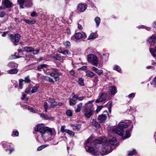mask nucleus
<instances>
[{"mask_svg":"<svg viewBox=\"0 0 156 156\" xmlns=\"http://www.w3.org/2000/svg\"><path fill=\"white\" fill-rule=\"evenodd\" d=\"M77 9L80 12H83L86 9V6L83 4H79L78 5Z\"/></svg>","mask_w":156,"mask_h":156,"instance_id":"nucleus-14","label":"nucleus"},{"mask_svg":"<svg viewBox=\"0 0 156 156\" xmlns=\"http://www.w3.org/2000/svg\"><path fill=\"white\" fill-rule=\"evenodd\" d=\"M48 128V127H44L43 124H40L36 126L35 130L36 131H39L40 133H44Z\"/></svg>","mask_w":156,"mask_h":156,"instance_id":"nucleus-10","label":"nucleus"},{"mask_svg":"<svg viewBox=\"0 0 156 156\" xmlns=\"http://www.w3.org/2000/svg\"><path fill=\"white\" fill-rule=\"evenodd\" d=\"M155 40H156V36H153L149 39V41L151 43V46L154 45V42Z\"/></svg>","mask_w":156,"mask_h":156,"instance_id":"nucleus-24","label":"nucleus"},{"mask_svg":"<svg viewBox=\"0 0 156 156\" xmlns=\"http://www.w3.org/2000/svg\"><path fill=\"white\" fill-rule=\"evenodd\" d=\"M138 28H145V29H146L147 30H149L150 29V27H145L142 25L141 26H139L138 27Z\"/></svg>","mask_w":156,"mask_h":156,"instance_id":"nucleus-57","label":"nucleus"},{"mask_svg":"<svg viewBox=\"0 0 156 156\" xmlns=\"http://www.w3.org/2000/svg\"><path fill=\"white\" fill-rule=\"evenodd\" d=\"M78 82L79 84L81 85V86H84V83H83V80L82 78H80L78 81Z\"/></svg>","mask_w":156,"mask_h":156,"instance_id":"nucleus-42","label":"nucleus"},{"mask_svg":"<svg viewBox=\"0 0 156 156\" xmlns=\"http://www.w3.org/2000/svg\"><path fill=\"white\" fill-rule=\"evenodd\" d=\"M70 126L74 131L78 130L80 128V126L79 124H71Z\"/></svg>","mask_w":156,"mask_h":156,"instance_id":"nucleus-18","label":"nucleus"},{"mask_svg":"<svg viewBox=\"0 0 156 156\" xmlns=\"http://www.w3.org/2000/svg\"><path fill=\"white\" fill-rule=\"evenodd\" d=\"M66 133L70 136H74V133L73 132L68 129H66Z\"/></svg>","mask_w":156,"mask_h":156,"instance_id":"nucleus-34","label":"nucleus"},{"mask_svg":"<svg viewBox=\"0 0 156 156\" xmlns=\"http://www.w3.org/2000/svg\"><path fill=\"white\" fill-rule=\"evenodd\" d=\"M104 106H98L96 110V112L97 113L99 112L102 109Z\"/></svg>","mask_w":156,"mask_h":156,"instance_id":"nucleus-44","label":"nucleus"},{"mask_svg":"<svg viewBox=\"0 0 156 156\" xmlns=\"http://www.w3.org/2000/svg\"><path fill=\"white\" fill-rule=\"evenodd\" d=\"M107 106H108V108H111L112 107V103L111 102H108V103L107 104Z\"/></svg>","mask_w":156,"mask_h":156,"instance_id":"nucleus-62","label":"nucleus"},{"mask_svg":"<svg viewBox=\"0 0 156 156\" xmlns=\"http://www.w3.org/2000/svg\"><path fill=\"white\" fill-rule=\"evenodd\" d=\"M33 50V48L31 47H25L23 48V51L26 52H30L32 51Z\"/></svg>","mask_w":156,"mask_h":156,"instance_id":"nucleus-31","label":"nucleus"},{"mask_svg":"<svg viewBox=\"0 0 156 156\" xmlns=\"http://www.w3.org/2000/svg\"><path fill=\"white\" fill-rule=\"evenodd\" d=\"M66 126L65 125H63L61 127V132L62 133H63L65 132H66V129H65V128H66Z\"/></svg>","mask_w":156,"mask_h":156,"instance_id":"nucleus-47","label":"nucleus"},{"mask_svg":"<svg viewBox=\"0 0 156 156\" xmlns=\"http://www.w3.org/2000/svg\"><path fill=\"white\" fill-rule=\"evenodd\" d=\"M23 20L25 23L29 24H33L35 23V21L34 20H27L26 19H23Z\"/></svg>","mask_w":156,"mask_h":156,"instance_id":"nucleus-29","label":"nucleus"},{"mask_svg":"<svg viewBox=\"0 0 156 156\" xmlns=\"http://www.w3.org/2000/svg\"><path fill=\"white\" fill-rule=\"evenodd\" d=\"M87 69V67L86 66H83L80 68V70H86Z\"/></svg>","mask_w":156,"mask_h":156,"instance_id":"nucleus-60","label":"nucleus"},{"mask_svg":"<svg viewBox=\"0 0 156 156\" xmlns=\"http://www.w3.org/2000/svg\"><path fill=\"white\" fill-rule=\"evenodd\" d=\"M130 136V133L128 130H126V134L125 136L123 137V139H126L129 138Z\"/></svg>","mask_w":156,"mask_h":156,"instance_id":"nucleus-36","label":"nucleus"},{"mask_svg":"<svg viewBox=\"0 0 156 156\" xmlns=\"http://www.w3.org/2000/svg\"><path fill=\"white\" fill-rule=\"evenodd\" d=\"M66 114L69 117H71L73 115V113L72 111L69 109L67 110L66 112Z\"/></svg>","mask_w":156,"mask_h":156,"instance_id":"nucleus-38","label":"nucleus"},{"mask_svg":"<svg viewBox=\"0 0 156 156\" xmlns=\"http://www.w3.org/2000/svg\"><path fill=\"white\" fill-rule=\"evenodd\" d=\"M87 61L92 65L97 66L98 64V60L97 56L93 54H90L87 56Z\"/></svg>","mask_w":156,"mask_h":156,"instance_id":"nucleus-5","label":"nucleus"},{"mask_svg":"<svg viewBox=\"0 0 156 156\" xmlns=\"http://www.w3.org/2000/svg\"><path fill=\"white\" fill-rule=\"evenodd\" d=\"M65 46L66 47H69L71 45L70 42L69 41H66L64 44Z\"/></svg>","mask_w":156,"mask_h":156,"instance_id":"nucleus-49","label":"nucleus"},{"mask_svg":"<svg viewBox=\"0 0 156 156\" xmlns=\"http://www.w3.org/2000/svg\"><path fill=\"white\" fill-rule=\"evenodd\" d=\"M44 108H48V104L47 102H45L44 104Z\"/></svg>","mask_w":156,"mask_h":156,"instance_id":"nucleus-58","label":"nucleus"},{"mask_svg":"<svg viewBox=\"0 0 156 156\" xmlns=\"http://www.w3.org/2000/svg\"><path fill=\"white\" fill-rule=\"evenodd\" d=\"M55 58L57 60L59 61H60L62 60V58L59 55L57 54H55L54 56Z\"/></svg>","mask_w":156,"mask_h":156,"instance_id":"nucleus-41","label":"nucleus"},{"mask_svg":"<svg viewBox=\"0 0 156 156\" xmlns=\"http://www.w3.org/2000/svg\"><path fill=\"white\" fill-rule=\"evenodd\" d=\"M32 51H33V54L34 55H36L38 52L39 50L38 49H37L34 50L33 49Z\"/></svg>","mask_w":156,"mask_h":156,"instance_id":"nucleus-61","label":"nucleus"},{"mask_svg":"<svg viewBox=\"0 0 156 156\" xmlns=\"http://www.w3.org/2000/svg\"><path fill=\"white\" fill-rule=\"evenodd\" d=\"M96 143H100V141L98 140L95 141L93 140L91 137H89L85 143V148L86 151L91 153L93 155L98 156L101 154V151L105 154H107L111 152L112 149L111 145H115L117 144V140L115 137L110 138L109 141L103 143L102 144V147L100 149L99 147L100 145L99 144L95 146Z\"/></svg>","mask_w":156,"mask_h":156,"instance_id":"nucleus-1","label":"nucleus"},{"mask_svg":"<svg viewBox=\"0 0 156 156\" xmlns=\"http://www.w3.org/2000/svg\"><path fill=\"white\" fill-rule=\"evenodd\" d=\"M135 96V94L134 93H132L129 95L127 97L129 98H133Z\"/></svg>","mask_w":156,"mask_h":156,"instance_id":"nucleus-54","label":"nucleus"},{"mask_svg":"<svg viewBox=\"0 0 156 156\" xmlns=\"http://www.w3.org/2000/svg\"><path fill=\"white\" fill-rule=\"evenodd\" d=\"M106 116L103 114L99 115L98 117V119L100 122H104L107 119Z\"/></svg>","mask_w":156,"mask_h":156,"instance_id":"nucleus-15","label":"nucleus"},{"mask_svg":"<svg viewBox=\"0 0 156 156\" xmlns=\"http://www.w3.org/2000/svg\"><path fill=\"white\" fill-rule=\"evenodd\" d=\"M133 124L131 121H128L126 122H123L119 123L118 128H115L112 129V132L122 136H123L124 129L126 127L132 128Z\"/></svg>","mask_w":156,"mask_h":156,"instance_id":"nucleus-2","label":"nucleus"},{"mask_svg":"<svg viewBox=\"0 0 156 156\" xmlns=\"http://www.w3.org/2000/svg\"><path fill=\"white\" fill-rule=\"evenodd\" d=\"M84 97H79V96L77 95H75V98L76 100H78L79 101H82L84 98Z\"/></svg>","mask_w":156,"mask_h":156,"instance_id":"nucleus-37","label":"nucleus"},{"mask_svg":"<svg viewBox=\"0 0 156 156\" xmlns=\"http://www.w3.org/2000/svg\"><path fill=\"white\" fill-rule=\"evenodd\" d=\"M2 146L3 147H6L10 146V144L7 143L5 141H2L1 142Z\"/></svg>","mask_w":156,"mask_h":156,"instance_id":"nucleus-33","label":"nucleus"},{"mask_svg":"<svg viewBox=\"0 0 156 156\" xmlns=\"http://www.w3.org/2000/svg\"><path fill=\"white\" fill-rule=\"evenodd\" d=\"M113 69L115 70L119 73H121V70L120 67L117 65H115L114 66Z\"/></svg>","mask_w":156,"mask_h":156,"instance_id":"nucleus-39","label":"nucleus"},{"mask_svg":"<svg viewBox=\"0 0 156 156\" xmlns=\"http://www.w3.org/2000/svg\"><path fill=\"white\" fill-rule=\"evenodd\" d=\"M39 87L34 86L33 87L32 90H31V92L32 93H34L36 92L38 90Z\"/></svg>","mask_w":156,"mask_h":156,"instance_id":"nucleus-40","label":"nucleus"},{"mask_svg":"<svg viewBox=\"0 0 156 156\" xmlns=\"http://www.w3.org/2000/svg\"><path fill=\"white\" fill-rule=\"evenodd\" d=\"M57 106V104H51L50 105V107H51V108H54L55 107Z\"/></svg>","mask_w":156,"mask_h":156,"instance_id":"nucleus-63","label":"nucleus"},{"mask_svg":"<svg viewBox=\"0 0 156 156\" xmlns=\"http://www.w3.org/2000/svg\"><path fill=\"white\" fill-rule=\"evenodd\" d=\"M85 72L86 75L88 77L92 78L95 76L94 73L89 70H87Z\"/></svg>","mask_w":156,"mask_h":156,"instance_id":"nucleus-21","label":"nucleus"},{"mask_svg":"<svg viewBox=\"0 0 156 156\" xmlns=\"http://www.w3.org/2000/svg\"><path fill=\"white\" fill-rule=\"evenodd\" d=\"M58 142H55V141H54V140H52L51 141V144L52 145H57L58 144Z\"/></svg>","mask_w":156,"mask_h":156,"instance_id":"nucleus-56","label":"nucleus"},{"mask_svg":"<svg viewBox=\"0 0 156 156\" xmlns=\"http://www.w3.org/2000/svg\"><path fill=\"white\" fill-rule=\"evenodd\" d=\"M32 0H18L20 8H24V5L27 7H30L32 5Z\"/></svg>","mask_w":156,"mask_h":156,"instance_id":"nucleus-7","label":"nucleus"},{"mask_svg":"<svg viewBox=\"0 0 156 156\" xmlns=\"http://www.w3.org/2000/svg\"><path fill=\"white\" fill-rule=\"evenodd\" d=\"M4 7L0 6V18L1 19V22H4L7 20L9 18V14L7 12L4 10Z\"/></svg>","mask_w":156,"mask_h":156,"instance_id":"nucleus-6","label":"nucleus"},{"mask_svg":"<svg viewBox=\"0 0 156 156\" xmlns=\"http://www.w3.org/2000/svg\"><path fill=\"white\" fill-rule=\"evenodd\" d=\"M69 52V51L67 50H64V49H63V50L62 51V52L61 53L65 55H66L67 54H68Z\"/></svg>","mask_w":156,"mask_h":156,"instance_id":"nucleus-51","label":"nucleus"},{"mask_svg":"<svg viewBox=\"0 0 156 156\" xmlns=\"http://www.w3.org/2000/svg\"><path fill=\"white\" fill-rule=\"evenodd\" d=\"M30 81V79L29 76H28L26 77L25 78L24 80H23V81H24L26 83H29Z\"/></svg>","mask_w":156,"mask_h":156,"instance_id":"nucleus-45","label":"nucleus"},{"mask_svg":"<svg viewBox=\"0 0 156 156\" xmlns=\"http://www.w3.org/2000/svg\"><path fill=\"white\" fill-rule=\"evenodd\" d=\"M91 124L97 128H99L100 127V125L95 120L93 119Z\"/></svg>","mask_w":156,"mask_h":156,"instance_id":"nucleus-23","label":"nucleus"},{"mask_svg":"<svg viewBox=\"0 0 156 156\" xmlns=\"http://www.w3.org/2000/svg\"><path fill=\"white\" fill-rule=\"evenodd\" d=\"M110 91L112 94L114 95L117 92L116 88L113 86H112L110 88Z\"/></svg>","mask_w":156,"mask_h":156,"instance_id":"nucleus-22","label":"nucleus"},{"mask_svg":"<svg viewBox=\"0 0 156 156\" xmlns=\"http://www.w3.org/2000/svg\"><path fill=\"white\" fill-rule=\"evenodd\" d=\"M41 117L44 119L48 120L50 119L51 120L53 119V117H49L47 115H44L43 113H41L40 114Z\"/></svg>","mask_w":156,"mask_h":156,"instance_id":"nucleus-20","label":"nucleus"},{"mask_svg":"<svg viewBox=\"0 0 156 156\" xmlns=\"http://www.w3.org/2000/svg\"><path fill=\"white\" fill-rule=\"evenodd\" d=\"M30 15L32 17H35L37 16V14H36V12L35 11H34L32 13H31Z\"/></svg>","mask_w":156,"mask_h":156,"instance_id":"nucleus-55","label":"nucleus"},{"mask_svg":"<svg viewBox=\"0 0 156 156\" xmlns=\"http://www.w3.org/2000/svg\"><path fill=\"white\" fill-rule=\"evenodd\" d=\"M28 110L30 112H31L33 113H36L35 111L34 110V108L32 107H29L28 108Z\"/></svg>","mask_w":156,"mask_h":156,"instance_id":"nucleus-53","label":"nucleus"},{"mask_svg":"<svg viewBox=\"0 0 156 156\" xmlns=\"http://www.w3.org/2000/svg\"><path fill=\"white\" fill-rule=\"evenodd\" d=\"M94 101V100L89 101L84 105L83 112L87 118H89L93 114L94 110L93 103Z\"/></svg>","mask_w":156,"mask_h":156,"instance_id":"nucleus-3","label":"nucleus"},{"mask_svg":"<svg viewBox=\"0 0 156 156\" xmlns=\"http://www.w3.org/2000/svg\"><path fill=\"white\" fill-rule=\"evenodd\" d=\"M7 66L10 68H17L18 65L14 62H10L8 63Z\"/></svg>","mask_w":156,"mask_h":156,"instance_id":"nucleus-19","label":"nucleus"},{"mask_svg":"<svg viewBox=\"0 0 156 156\" xmlns=\"http://www.w3.org/2000/svg\"><path fill=\"white\" fill-rule=\"evenodd\" d=\"M43 78L44 79L47 81H48L50 82H51L53 83L54 82L53 79L52 78L48 76H45L43 77Z\"/></svg>","mask_w":156,"mask_h":156,"instance_id":"nucleus-30","label":"nucleus"},{"mask_svg":"<svg viewBox=\"0 0 156 156\" xmlns=\"http://www.w3.org/2000/svg\"><path fill=\"white\" fill-rule=\"evenodd\" d=\"M48 101L51 103L53 104L55 102V101L54 99L49 98Z\"/></svg>","mask_w":156,"mask_h":156,"instance_id":"nucleus-50","label":"nucleus"},{"mask_svg":"<svg viewBox=\"0 0 156 156\" xmlns=\"http://www.w3.org/2000/svg\"><path fill=\"white\" fill-rule=\"evenodd\" d=\"M5 151L7 152H8V153L9 154H11L12 152L13 151L14 149L13 148H10V149H5Z\"/></svg>","mask_w":156,"mask_h":156,"instance_id":"nucleus-52","label":"nucleus"},{"mask_svg":"<svg viewBox=\"0 0 156 156\" xmlns=\"http://www.w3.org/2000/svg\"><path fill=\"white\" fill-rule=\"evenodd\" d=\"M44 134L45 135L44 141H45L48 140H51L53 139L56 133L54 128L49 127Z\"/></svg>","mask_w":156,"mask_h":156,"instance_id":"nucleus-4","label":"nucleus"},{"mask_svg":"<svg viewBox=\"0 0 156 156\" xmlns=\"http://www.w3.org/2000/svg\"><path fill=\"white\" fill-rule=\"evenodd\" d=\"M107 94L104 93L102 92L99 94L98 98L96 100L95 102L98 103L105 101L107 98Z\"/></svg>","mask_w":156,"mask_h":156,"instance_id":"nucleus-11","label":"nucleus"},{"mask_svg":"<svg viewBox=\"0 0 156 156\" xmlns=\"http://www.w3.org/2000/svg\"><path fill=\"white\" fill-rule=\"evenodd\" d=\"M76 99L75 98V94H74L72 96V98L69 99V105L71 106L74 105L76 103Z\"/></svg>","mask_w":156,"mask_h":156,"instance_id":"nucleus-17","label":"nucleus"},{"mask_svg":"<svg viewBox=\"0 0 156 156\" xmlns=\"http://www.w3.org/2000/svg\"><path fill=\"white\" fill-rule=\"evenodd\" d=\"M18 72V69H17L15 68L8 70L7 72L8 73L11 74H14Z\"/></svg>","mask_w":156,"mask_h":156,"instance_id":"nucleus-25","label":"nucleus"},{"mask_svg":"<svg viewBox=\"0 0 156 156\" xmlns=\"http://www.w3.org/2000/svg\"><path fill=\"white\" fill-rule=\"evenodd\" d=\"M94 21L95 22L96 26L98 27L101 22L100 18L99 17H96L94 19Z\"/></svg>","mask_w":156,"mask_h":156,"instance_id":"nucleus-27","label":"nucleus"},{"mask_svg":"<svg viewBox=\"0 0 156 156\" xmlns=\"http://www.w3.org/2000/svg\"><path fill=\"white\" fill-rule=\"evenodd\" d=\"M23 81V80L20 79L19 82V87L20 89H22L23 88L22 82Z\"/></svg>","mask_w":156,"mask_h":156,"instance_id":"nucleus-43","label":"nucleus"},{"mask_svg":"<svg viewBox=\"0 0 156 156\" xmlns=\"http://www.w3.org/2000/svg\"><path fill=\"white\" fill-rule=\"evenodd\" d=\"M20 35L18 34H15L14 35L11 34H9L8 35L9 39L15 45H17L16 43L19 42L20 39Z\"/></svg>","mask_w":156,"mask_h":156,"instance_id":"nucleus-8","label":"nucleus"},{"mask_svg":"<svg viewBox=\"0 0 156 156\" xmlns=\"http://www.w3.org/2000/svg\"><path fill=\"white\" fill-rule=\"evenodd\" d=\"M153 82L154 84L156 85V77L154 78L153 80Z\"/></svg>","mask_w":156,"mask_h":156,"instance_id":"nucleus-64","label":"nucleus"},{"mask_svg":"<svg viewBox=\"0 0 156 156\" xmlns=\"http://www.w3.org/2000/svg\"><path fill=\"white\" fill-rule=\"evenodd\" d=\"M2 3L3 6L6 8H11L13 5L11 0H2Z\"/></svg>","mask_w":156,"mask_h":156,"instance_id":"nucleus-12","label":"nucleus"},{"mask_svg":"<svg viewBox=\"0 0 156 156\" xmlns=\"http://www.w3.org/2000/svg\"><path fill=\"white\" fill-rule=\"evenodd\" d=\"M97 37V36L94 33H92L89 36L88 40H90L91 39H95Z\"/></svg>","mask_w":156,"mask_h":156,"instance_id":"nucleus-28","label":"nucleus"},{"mask_svg":"<svg viewBox=\"0 0 156 156\" xmlns=\"http://www.w3.org/2000/svg\"><path fill=\"white\" fill-rule=\"evenodd\" d=\"M52 70H53L54 71V73L55 75H57L58 76H60L62 75V73L59 72L58 71V70L56 69V68H55V69H52Z\"/></svg>","mask_w":156,"mask_h":156,"instance_id":"nucleus-32","label":"nucleus"},{"mask_svg":"<svg viewBox=\"0 0 156 156\" xmlns=\"http://www.w3.org/2000/svg\"><path fill=\"white\" fill-rule=\"evenodd\" d=\"M48 146V144L43 145L39 147L37 149V151H40L42 149L46 148Z\"/></svg>","mask_w":156,"mask_h":156,"instance_id":"nucleus-35","label":"nucleus"},{"mask_svg":"<svg viewBox=\"0 0 156 156\" xmlns=\"http://www.w3.org/2000/svg\"><path fill=\"white\" fill-rule=\"evenodd\" d=\"M150 51L153 56L154 57H156V54L154 53L155 52L156 53V45L154 50L152 48H150Z\"/></svg>","mask_w":156,"mask_h":156,"instance_id":"nucleus-26","label":"nucleus"},{"mask_svg":"<svg viewBox=\"0 0 156 156\" xmlns=\"http://www.w3.org/2000/svg\"><path fill=\"white\" fill-rule=\"evenodd\" d=\"M86 37V35L85 33L80 32L75 33L74 35L72 37L71 39L73 40H74L75 39L78 40L81 39H85Z\"/></svg>","mask_w":156,"mask_h":156,"instance_id":"nucleus-9","label":"nucleus"},{"mask_svg":"<svg viewBox=\"0 0 156 156\" xmlns=\"http://www.w3.org/2000/svg\"><path fill=\"white\" fill-rule=\"evenodd\" d=\"M92 70L99 75H101L103 72V70L99 69L97 68L94 66L92 67Z\"/></svg>","mask_w":156,"mask_h":156,"instance_id":"nucleus-16","label":"nucleus"},{"mask_svg":"<svg viewBox=\"0 0 156 156\" xmlns=\"http://www.w3.org/2000/svg\"><path fill=\"white\" fill-rule=\"evenodd\" d=\"M44 133H40L38 135L37 138V140L38 141L41 142L43 141H44L45 135Z\"/></svg>","mask_w":156,"mask_h":156,"instance_id":"nucleus-13","label":"nucleus"},{"mask_svg":"<svg viewBox=\"0 0 156 156\" xmlns=\"http://www.w3.org/2000/svg\"><path fill=\"white\" fill-rule=\"evenodd\" d=\"M19 135V132L17 131H13L12 133V136H17Z\"/></svg>","mask_w":156,"mask_h":156,"instance_id":"nucleus-48","label":"nucleus"},{"mask_svg":"<svg viewBox=\"0 0 156 156\" xmlns=\"http://www.w3.org/2000/svg\"><path fill=\"white\" fill-rule=\"evenodd\" d=\"M136 153V150H134L131 151H129L128 154V156H133Z\"/></svg>","mask_w":156,"mask_h":156,"instance_id":"nucleus-46","label":"nucleus"},{"mask_svg":"<svg viewBox=\"0 0 156 156\" xmlns=\"http://www.w3.org/2000/svg\"><path fill=\"white\" fill-rule=\"evenodd\" d=\"M78 28L81 30H82L83 29V27L79 23H78Z\"/></svg>","mask_w":156,"mask_h":156,"instance_id":"nucleus-59","label":"nucleus"}]
</instances>
